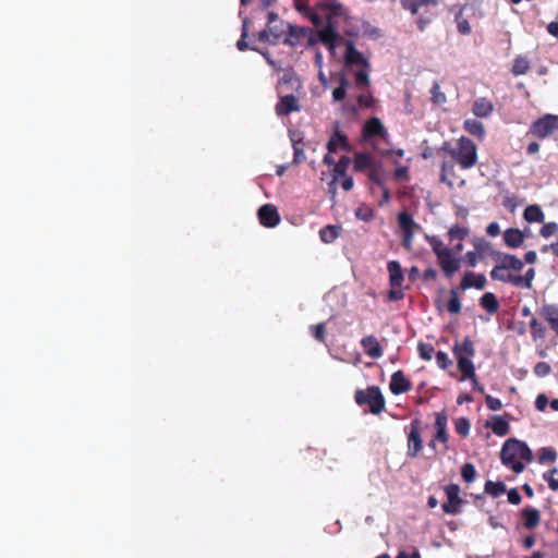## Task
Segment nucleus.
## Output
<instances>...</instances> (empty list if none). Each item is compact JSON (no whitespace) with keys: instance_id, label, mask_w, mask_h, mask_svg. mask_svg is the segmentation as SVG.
I'll return each instance as SVG.
<instances>
[{"instance_id":"c85d7f7f","label":"nucleus","mask_w":558,"mask_h":558,"mask_svg":"<svg viewBox=\"0 0 558 558\" xmlns=\"http://www.w3.org/2000/svg\"><path fill=\"white\" fill-rule=\"evenodd\" d=\"M523 524L527 530L535 529L541 522V513L537 509L526 507L521 510Z\"/></svg>"},{"instance_id":"09e8293b","label":"nucleus","mask_w":558,"mask_h":558,"mask_svg":"<svg viewBox=\"0 0 558 558\" xmlns=\"http://www.w3.org/2000/svg\"><path fill=\"white\" fill-rule=\"evenodd\" d=\"M469 234V229L459 225L452 226L448 231V238L450 241L460 240L462 241Z\"/></svg>"},{"instance_id":"a211bd4d","label":"nucleus","mask_w":558,"mask_h":558,"mask_svg":"<svg viewBox=\"0 0 558 558\" xmlns=\"http://www.w3.org/2000/svg\"><path fill=\"white\" fill-rule=\"evenodd\" d=\"M389 388L392 395H401L412 389V383L405 377L402 371H397L391 375Z\"/></svg>"},{"instance_id":"864d4df0","label":"nucleus","mask_w":558,"mask_h":558,"mask_svg":"<svg viewBox=\"0 0 558 558\" xmlns=\"http://www.w3.org/2000/svg\"><path fill=\"white\" fill-rule=\"evenodd\" d=\"M461 476L466 483H472L476 477V470L472 463H464L461 468Z\"/></svg>"},{"instance_id":"39448f33","label":"nucleus","mask_w":558,"mask_h":558,"mask_svg":"<svg viewBox=\"0 0 558 558\" xmlns=\"http://www.w3.org/2000/svg\"><path fill=\"white\" fill-rule=\"evenodd\" d=\"M354 400L359 405H368L371 413L379 414L385 409V398L377 386H369L367 389H357Z\"/></svg>"},{"instance_id":"72a5a7b5","label":"nucleus","mask_w":558,"mask_h":558,"mask_svg":"<svg viewBox=\"0 0 558 558\" xmlns=\"http://www.w3.org/2000/svg\"><path fill=\"white\" fill-rule=\"evenodd\" d=\"M536 271L533 267L529 268L524 275H514V287L531 289Z\"/></svg>"},{"instance_id":"49530a36","label":"nucleus","mask_w":558,"mask_h":558,"mask_svg":"<svg viewBox=\"0 0 558 558\" xmlns=\"http://www.w3.org/2000/svg\"><path fill=\"white\" fill-rule=\"evenodd\" d=\"M430 99L433 104L437 106H441L447 101L446 95L440 90V86L437 82H434L432 88H430Z\"/></svg>"},{"instance_id":"69168bd1","label":"nucleus","mask_w":558,"mask_h":558,"mask_svg":"<svg viewBox=\"0 0 558 558\" xmlns=\"http://www.w3.org/2000/svg\"><path fill=\"white\" fill-rule=\"evenodd\" d=\"M485 403L487 408L492 411H499L502 408V402L490 395L485 396Z\"/></svg>"},{"instance_id":"6e6552de","label":"nucleus","mask_w":558,"mask_h":558,"mask_svg":"<svg viewBox=\"0 0 558 558\" xmlns=\"http://www.w3.org/2000/svg\"><path fill=\"white\" fill-rule=\"evenodd\" d=\"M422 422L418 418L412 420L410 432L408 434V451L409 458H416L423 449V440L421 436Z\"/></svg>"},{"instance_id":"a19ab883","label":"nucleus","mask_w":558,"mask_h":558,"mask_svg":"<svg viewBox=\"0 0 558 558\" xmlns=\"http://www.w3.org/2000/svg\"><path fill=\"white\" fill-rule=\"evenodd\" d=\"M339 236V228L336 226H325L319 231V238L324 243H331Z\"/></svg>"},{"instance_id":"a18cd8bd","label":"nucleus","mask_w":558,"mask_h":558,"mask_svg":"<svg viewBox=\"0 0 558 558\" xmlns=\"http://www.w3.org/2000/svg\"><path fill=\"white\" fill-rule=\"evenodd\" d=\"M250 24H251V20L248 17H244L243 22H242V35H241V38L236 43V48L240 51H244L248 48V45L245 39L248 34Z\"/></svg>"},{"instance_id":"4be33fe9","label":"nucleus","mask_w":558,"mask_h":558,"mask_svg":"<svg viewBox=\"0 0 558 558\" xmlns=\"http://www.w3.org/2000/svg\"><path fill=\"white\" fill-rule=\"evenodd\" d=\"M486 283L487 280L483 274H474L469 271L463 276L460 282V289L463 291L471 288L483 290L486 287Z\"/></svg>"},{"instance_id":"2f4dec72","label":"nucleus","mask_w":558,"mask_h":558,"mask_svg":"<svg viewBox=\"0 0 558 558\" xmlns=\"http://www.w3.org/2000/svg\"><path fill=\"white\" fill-rule=\"evenodd\" d=\"M480 305L488 313L496 314L499 310V302L492 292H485L480 299Z\"/></svg>"},{"instance_id":"9b49d317","label":"nucleus","mask_w":558,"mask_h":558,"mask_svg":"<svg viewBox=\"0 0 558 558\" xmlns=\"http://www.w3.org/2000/svg\"><path fill=\"white\" fill-rule=\"evenodd\" d=\"M447 501L442 504V510L448 514L460 513V505L463 502L460 497V487L457 484H449L445 488Z\"/></svg>"},{"instance_id":"0e129e2a","label":"nucleus","mask_w":558,"mask_h":558,"mask_svg":"<svg viewBox=\"0 0 558 558\" xmlns=\"http://www.w3.org/2000/svg\"><path fill=\"white\" fill-rule=\"evenodd\" d=\"M355 216L363 221H369L374 217V211L369 207H359L355 210Z\"/></svg>"},{"instance_id":"603ef678","label":"nucleus","mask_w":558,"mask_h":558,"mask_svg":"<svg viewBox=\"0 0 558 558\" xmlns=\"http://www.w3.org/2000/svg\"><path fill=\"white\" fill-rule=\"evenodd\" d=\"M281 85H291L292 88L300 89L301 88V82L298 77V75L293 71H288L284 73L280 81Z\"/></svg>"},{"instance_id":"ea45409f","label":"nucleus","mask_w":558,"mask_h":558,"mask_svg":"<svg viewBox=\"0 0 558 558\" xmlns=\"http://www.w3.org/2000/svg\"><path fill=\"white\" fill-rule=\"evenodd\" d=\"M484 490L492 497H498L507 492V487L504 482L486 481Z\"/></svg>"},{"instance_id":"bf43d9fd","label":"nucleus","mask_w":558,"mask_h":558,"mask_svg":"<svg viewBox=\"0 0 558 558\" xmlns=\"http://www.w3.org/2000/svg\"><path fill=\"white\" fill-rule=\"evenodd\" d=\"M325 333H326L325 323H319V324L312 326V335L317 341L324 342L325 338H326Z\"/></svg>"},{"instance_id":"c756f323","label":"nucleus","mask_w":558,"mask_h":558,"mask_svg":"<svg viewBox=\"0 0 558 558\" xmlns=\"http://www.w3.org/2000/svg\"><path fill=\"white\" fill-rule=\"evenodd\" d=\"M504 241L507 246L515 248L523 244L524 234L517 228H509L504 232Z\"/></svg>"},{"instance_id":"f704fd0d","label":"nucleus","mask_w":558,"mask_h":558,"mask_svg":"<svg viewBox=\"0 0 558 558\" xmlns=\"http://www.w3.org/2000/svg\"><path fill=\"white\" fill-rule=\"evenodd\" d=\"M523 217L527 222H544L545 215L538 205H530L524 209Z\"/></svg>"},{"instance_id":"774afa93","label":"nucleus","mask_w":558,"mask_h":558,"mask_svg":"<svg viewBox=\"0 0 558 558\" xmlns=\"http://www.w3.org/2000/svg\"><path fill=\"white\" fill-rule=\"evenodd\" d=\"M551 368L546 362H538L534 366V374L538 377H545L550 373Z\"/></svg>"},{"instance_id":"9d476101","label":"nucleus","mask_w":558,"mask_h":558,"mask_svg":"<svg viewBox=\"0 0 558 558\" xmlns=\"http://www.w3.org/2000/svg\"><path fill=\"white\" fill-rule=\"evenodd\" d=\"M437 264L445 277L450 279L461 267V259L453 255L452 250L437 252Z\"/></svg>"},{"instance_id":"5701e85b","label":"nucleus","mask_w":558,"mask_h":558,"mask_svg":"<svg viewBox=\"0 0 558 558\" xmlns=\"http://www.w3.org/2000/svg\"><path fill=\"white\" fill-rule=\"evenodd\" d=\"M287 27H288V34L282 39V44L290 46V47H295V46L300 45L301 39L310 31L307 27H301V26H296V25H292V24H288Z\"/></svg>"},{"instance_id":"2eb2a0df","label":"nucleus","mask_w":558,"mask_h":558,"mask_svg":"<svg viewBox=\"0 0 558 558\" xmlns=\"http://www.w3.org/2000/svg\"><path fill=\"white\" fill-rule=\"evenodd\" d=\"M258 220L266 228H274L280 222L277 207L272 204L263 205L257 211Z\"/></svg>"},{"instance_id":"7c9ffc66","label":"nucleus","mask_w":558,"mask_h":558,"mask_svg":"<svg viewBox=\"0 0 558 558\" xmlns=\"http://www.w3.org/2000/svg\"><path fill=\"white\" fill-rule=\"evenodd\" d=\"M493 423L490 425V428L493 433L499 437H504L509 434L510 432V425L507 420H505L500 415H495L492 417ZM486 426H489V423H486Z\"/></svg>"},{"instance_id":"1a4fd4ad","label":"nucleus","mask_w":558,"mask_h":558,"mask_svg":"<svg viewBox=\"0 0 558 558\" xmlns=\"http://www.w3.org/2000/svg\"><path fill=\"white\" fill-rule=\"evenodd\" d=\"M558 129V116L545 114L535 120L531 125V133L539 138L549 136Z\"/></svg>"},{"instance_id":"4c0bfd02","label":"nucleus","mask_w":558,"mask_h":558,"mask_svg":"<svg viewBox=\"0 0 558 558\" xmlns=\"http://www.w3.org/2000/svg\"><path fill=\"white\" fill-rule=\"evenodd\" d=\"M465 9V5H463L458 13L454 15V21L457 23V29L461 35H469L471 34L472 29L470 26L469 21L463 16V11Z\"/></svg>"},{"instance_id":"052dcab7","label":"nucleus","mask_w":558,"mask_h":558,"mask_svg":"<svg viewBox=\"0 0 558 558\" xmlns=\"http://www.w3.org/2000/svg\"><path fill=\"white\" fill-rule=\"evenodd\" d=\"M466 379L471 380L473 389L480 391L481 393H484V391H485L484 386L481 385L480 381L477 380L474 366H473V375L472 376H468L465 374H461L460 380L463 381V380H466Z\"/></svg>"},{"instance_id":"79ce46f5","label":"nucleus","mask_w":558,"mask_h":558,"mask_svg":"<svg viewBox=\"0 0 558 558\" xmlns=\"http://www.w3.org/2000/svg\"><path fill=\"white\" fill-rule=\"evenodd\" d=\"M351 162L350 157L342 156L335 165L332 169V177H335V180H340L342 177L345 175L347 169Z\"/></svg>"},{"instance_id":"473e14b6","label":"nucleus","mask_w":558,"mask_h":558,"mask_svg":"<svg viewBox=\"0 0 558 558\" xmlns=\"http://www.w3.org/2000/svg\"><path fill=\"white\" fill-rule=\"evenodd\" d=\"M374 166L372 156L368 153H356L354 156L353 167L355 171L369 170Z\"/></svg>"},{"instance_id":"7ed1b4c3","label":"nucleus","mask_w":558,"mask_h":558,"mask_svg":"<svg viewBox=\"0 0 558 558\" xmlns=\"http://www.w3.org/2000/svg\"><path fill=\"white\" fill-rule=\"evenodd\" d=\"M497 264L493 267L489 276L493 280L509 283L514 287V274L513 271H521L524 267V262L512 254L501 253L494 258Z\"/></svg>"},{"instance_id":"aec40b11","label":"nucleus","mask_w":558,"mask_h":558,"mask_svg":"<svg viewBox=\"0 0 558 558\" xmlns=\"http://www.w3.org/2000/svg\"><path fill=\"white\" fill-rule=\"evenodd\" d=\"M375 136L386 137L388 133L381 123V121L374 117L368 119L363 126V137L365 140H371Z\"/></svg>"},{"instance_id":"8fccbe9b","label":"nucleus","mask_w":558,"mask_h":558,"mask_svg":"<svg viewBox=\"0 0 558 558\" xmlns=\"http://www.w3.org/2000/svg\"><path fill=\"white\" fill-rule=\"evenodd\" d=\"M418 355L424 361H430L435 353V349L430 343L420 342L417 345Z\"/></svg>"},{"instance_id":"a878e982","label":"nucleus","mask_w":558,"mask_h":558,"mask_svg":"<svg viewBox=\"0 0 558 558\" xmlns=\"http://www.w3.org/2000/svg\"><path fill=\"white\" fill-rule=\"evenodd\" d=\"M389 272V283L391 288H400L404 281L402 268L399 262L391 260L387 265Z\"/></svg>"},{"instance_id":"f8f14e48","label":"nucleus","mask_w":558,"mask_h":558,"mask_svg":"<svg viewBox=\"0 0 558 558\" xmlns=\"http://www.w3.org/2000/svg\"><path fill=\"white\" fill-rule=\"evenodd\" d=\"M316 9L317 13L323 12L325 14L326 23L335 22V17L344 14L343 5L337 0H320L316 3Z\"/></svg>"},{"instance_id":"393cba45","label":"nucleus","mask_w":558,"mask_h":558,"mask_svg":"<svg viewBox=\"0 0 558 558\" xmlns=\"http://www.w3.org/2000/svg\"><path fill=\"white\" fill-rule=\"evenodd\" d=\"M339 148L348 150L349 143L347 136L337 126L327 143V149L329 153H337Z\"/></svg>"},{"instance_id":"f257e3e1","label":"nucleus","mask_w":558,"mask_h":558,"mask_svg":"<svg viewBox=\"0 0 558 558\" xmlns=\"http://www.w3.org/2000/svg\"><path fill=\"white\" fill-rule=\"evenodd\" d=\"M439 151L449 155L453 162L461 169L468 170L473 168L478 160L476 144L466 136H461L456 142V147L446 141L439 147Z\"/></svg>"},{"instance_id":"b1692460","label":"nucleus","mask_w":558,"mask_h":558,"mask_svg":"<svg viewBox=\"0 0 558 558\" xmlns=\"http://www.w3.org/2000/svg\"><path fill=\"white\" fill-rule=\"evenodd\" d=\"M344 59L348 65H362L364 68L369 66L368 61L360 51L355 49L352 43L347 45Z\"/></svg>"},{"instance_id":"ddd939ff","label":"nucleus","mask_w":558,"mask_h":558,"mask_svg":"<svg viewBox=\"0 0 558 558\" xmlns=\"http://www.w3.org/2000/svg\"><path fill=\"white\" fill-rule=\"evenodd\" d=\"M435 440H438L444 446V451L449 449V433L447 429L448 415L446 411L436 412L435 414Z\"/></svg>"},{"instance_id":"5fc2aeb1","label":"nucleus","mask_w":558,"mask_h":558,"mask_svg":"<svg viewBox=\"0 0 558 558\" xmlns=\"http://www.w3.org/2000/svg\"><path fill=\"white\" fill-rule=\"evenodd\" d=\"M348 82L344 76L340 78V85L332 92V98L335 101H341L345 97Z\"/></svg>"},{"instance_id":"e2e57ef3","label":"nucleus","mask_w":558,"mask_h":558,"mask_svg":"<svg viewBox=\"0 0 558 558\" xmlns=\"http://www.w3.org/2000/svg\"><path fill=\"white\" fill-rule=\"evenodd\" d=\"M268 28L271 35V45H276L286 34L283 27H279L278 25H272Z\"/></svg>"},{"instance_id":"cd10ccee","label":"nucleus","mask_w":558,"mask_h":558,"mask_svg":"<svg viewBox=\"0 0 558 558\" xmlns=\"http://www.w3.org/2000/svg\"><path fill=\"white\" fill-rule=\"evenodd\" d=\"M463 129L478 141H483L486 134L484 124L476 119H466L463 122Z\"/></svg>"},{"instance_id":"338daca9","label":"nucleus","mask_w":558,"mask_h":558,"mask_svg":"<svg viewBox=\"0 0 558 558\" xmlns=\"http://www.w3.org/2000/svg\"><path fill=\"white\" fill-rule=\"evenodd\" d=\"M558 230V225L556 222H547L544 223L542 229L539 230V234L543 238L551 236Z\"/></svg>"},{"instance_id":"3c124183","label":"nucleus","mask_w":558,"mask_h":558,"mask_svg":"<svg viewBox=\"0 0 558 558\" xmlns=\"http://www.w3.org/2000/svg\"><path fill=\"white\" fill-rule=\"evenodd\" d=\"M470 427L471 424L466 417H459L454 421V429L462 437H466L469 435Z\"/></svg>"},{"instance_id":"20e7f679","label":"nucleus","mask_w":558,"mask_h":558,"mask_svg":"<svg viewBox=\"0 0 558 558\" xmlns=\"http://www.w3.org/2000/svg\"><path fill=\"white\" fill-rule=\"evenodd\" d=\"M452 352L461 374L472 376L474 364L471 359L475 355V348L471 338L465 337L460 343H456L452 348Z\"/></svg>"},{"instance_id":"680f3d73","label":"nucleus","mask_w":558,"mask_h":558,"mask_svg":"<svg viewBox=\"0 0 558 558\" xmlns=\"http://www.w3.org/2000/svg\"><path fill=\"white\" fill-rule=\"evenodd\" d=\"M426 239H427L428 243L430 244L433 252L435 253L436 256H437V252L439 253L442 251L450 250L449 247H444L441 240L438 239L437 236L427 235Z\"/></svg>"},{"instance_id":"58836bf2","label":"nucleus","mask_w":558,"mask_h":558,"mask_svg":"<svg viewBox=\"0 0 558 558\" xmlns=\"http://www.w3.org/2000/svg\"><path fill=\"white\" fill-rule=\"evenodd\" d=\"M530 69V61L523 56H518L512 64L511 72L513 75L519 76L525 74Z\"/></svg>"},{"instance_id":"6e6d98bb","label":"nucleus","mask_w":558,"mask_h":558,"mask_svg":"<svg viewBox=\"0 0 558 558\" xmlns=\"http://www.w3.org/2000/svg\"><path fill=\"white\" fill-rule=\"evenodd\" d=\"M368 179L374 182L376 185H378L379 187H384L385 185V182H384V179H383V174L380 172V169L373 166L369 170H368Z\"/></svg>"},{"instance_id":"bb28decb","label":"nucleus","mask_w":558,"mask_h":558,"mask_svg":"<svg viewBox=\"0 0 558 558\" xmlns=\"http://www.w3.org/2000/svg\"><path fill=\"white\" fill-rule=\"evenodd\" d=\"M494 111L493 102L486 97L475 99L472 112L477 118H487Z\"/></svg>"},{"instance_id":"4d7b16f0","label":"nucleus","mask_w":558,"mask_h":558,"mask_svg":"<svg viewBox=\"0 0 558 558\" xmlns=\"http://www.w3.org/2000/svg\"><path fill=\"white\" fill-rule=\"evenodd\" d=\"M435 357L438 367L441 369H446L452 364V361L449 359V355L444 351L436 352Z\"/></svg>"},{"instance_id":"13d9d810","label":"nucleus","mask_w":558,"mask_h":558,"mask_svg":"<svg viewBox=\"0 0 558 558\" xmlns=\"http://www.w3.org/2000/svg\"><path fill=\"white\" fill-rule=\"evenodd\" d=\"M355 82L357 87L365 88L369 85L368 70H361L355 73Z\"/></svg>"},{"instance_id":"f03ea898","label":"nucleus","mask_w":558,"mask_h":558,"mask_svg":"<svg viewBox=\"0 0 558 558\" xmlns=\"http://www.w3.org/2000/svg\"><path fill=\"white\" fill-rule=\"evenodd\" d=\"M500 460L504 465L519 474L524 471L523 461L527 463L533 461V452L524 441L509 438L502 445Z\"/></svg>"},{"instance_id":"6ab92c4d","label":"nucleus","mask_w":558,"mask_h":558,"mask_svg":"<svg viewBox=\"0 0 558 558\" xmlns=\"http://www.w3.org/2000/svg\"><path fill=\"white\" fill-rule=\"evenodd\" d=\"M360 343L365 354L369 357L377 360L383 356L384 349L375 336H365L361 339Z\"/></svg>"},{"instance_id":"e433bc0d","label":"nucleus","mask_w":558,"mask_h":558,"mask_svg":"<svg viewBox=\"0 0 558 558\" xmlns=\"http://www.w3.org/2000/svg\"><path fill=\"white\" fill-rule=\"evenodd\" d=\"M475 250L477 251L481 258H484L486 256H490L493 258H496L501 253L498 251H495L492 246V244L485 240L480 241L475 244Z\"/></svg>"},{"instance_id":"dca6fc26","label":"nucleus","mask_w":558,"mask_h":558,"mask_svg":"<svg viewBox=\"0 0 558 558\" xmlns=\"http://www.w3.org/2000/svg\"><path fill=\"white\" fill-rule=\"evenodd\" d=\"M275 110L277 116L284 117L291 112L300 111L301 106L299 104V99L294 95L287 94L279 97V101L276 104Z\"/></svg>"},{"instance_id":"c9c22d12","label":"nucleus","mask_w":558,"mask_h":558,"mask_svg":"<svg viewBox=\"0 0 558 558\" xmlns=\"http://www.w3.org/2000/svg\"><path fill=\"white\" fill-rule=\"evenodd\" d=\"M452 178H456L453 161H444L440 166V181L452 187Z\"/></svg>"},{"instance_id":"37998d69","label":"nucleus","mask_w":558,"mask_h":558,"mask_svg":"<svg viewBox=\"0 0 558 558\" xmlns=\"http://www.w3.org/2000/svg\"><path fill=\"white\" fill-rule=\"evenodd\" d=\"M531 329V336L533 340L543 339L546 336V328L538 322L537 318L533 317L529 323Z\"/></svg>"},{"instance_id":"0eeeda50","label":"nucleus","mask_w":558,"mask_h":558,"mask_svg":"<svg viewBox=\"0 0 558 558\" xmlns=\"http://www.w3.org/2000/svg\"><path fill=\"white\" fill-rule=\"evenodd\" d=\"M398 225L402 233V246L405 250H411L414 234L421 230V226L414 221L412 215L408 211L398 214Z\"/></svg>"},{"instance_id":"f3484780","label":"nucleus","mask_w":558,"mask_h":558,"mask_svg":"<svg viewBox=\"0 0 558 558\" xmlns=\"http://www.w3.org/2000/svg\"><path fill=\"white\" fill-rule=\"evenodd\" d=\"M319 41L328 49L333 50L336 43L339 39V33L336 29V23L329 22L318 31Z\"/></svg>"},{"instance_id":"412c9836","label":"nucleus","mask_w":558,"mask_h":558,"mask_svg":"<svg viewBox=\"0 0 558 558\" xmlns=\"http://www.w3.org/2000/svg\"><path fill=\"white\" fill-rule=\"evenodd\" d=\"M539 315L558 337V304H544L539 308Z\"/></svg>"},{"instance_id":"423d86ee","label":"nucleus","mask_w":558,"mask_h":558,"mask_svg":"<svg viewBox=\"0 0 558 558\" xmlns=\"http://www.w3.org/2000/svg\"><path fill=\"white\" fill-rule=\"evenodd\" d=\"M401 5L405 11H409L412 15H417L421 9H427L428 7L436 8L438 5V0H401ZM435 14H427V10H425V14L421 15L416 20L417 28L421 32H424L427 26L434 20Z\"/></svg>"},{"instance_id":"4468645a","label":"nucleus","mask_w":558,"mask_h":558,"mask_svg":"<svg viewBox=\"0 0 558 558\" xmlns=\"http://www.w3.org/2000/svg\"><path fill=\"white\" fill-rule=\"evenodd\" d=\"M294 9L314 26L323 25V19L317 13L316 4L311 7L307 0H293Z\"/></svg>"},{"instance_id":"c03bdc74","label":"nucleus","mask_w":558,"mask_h":558,"mask_svg":"<svg viewBox=\"0 0 558 558\" xmlns=\"http://www.w3.org/2000/svg\"><path fill=\"white\" fill-rule=\"evenodd\" d=\"M447 310L451 314H459L461 312V302L457 289H451L450 299L447 303Z\"/></svg>"},{"instance_id":"de8ad7c7","label":"nucleus","mask_w":558,"mask_h":558,"mask_svg":"<svg viewBox=\"0 0 558 558\" xmlns=\"http://www.w3.org/2000/svg\"><path fill=\"white\" fill-rule=\"evenodd\" d=\"M557 459V452L551 447H544L538 451V462L539 463H546V462H554Z\"/></svg>"}]
</instances>
